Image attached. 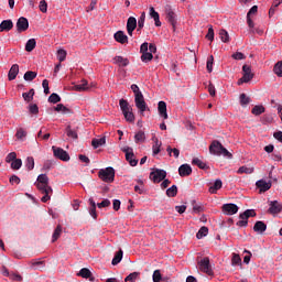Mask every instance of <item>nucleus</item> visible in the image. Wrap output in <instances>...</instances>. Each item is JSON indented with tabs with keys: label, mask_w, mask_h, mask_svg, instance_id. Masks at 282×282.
Masks as SVG:
<instances>
[{
	"label": "nucleus",
	"mask_w": 282,
	"mask_h": 282,
	"mask_svg": "<svg viewBox=\"0 0 282 282\" xmlns=\"http://www.w3.org/2000/svg\"><path fill=\"white\" fill-rule=\"evenodd\" d=\"M257 188H259L260 193H265L272 188V182H267L265 180H259L256 182Z\"/></svg>",
	"instance_id": "14"
},
{
	"label": "nucleus",
	"mask_w": 282,
	"mask_h": 282,
	"mask_svg": "<svg viewBox=\"0 0 282 282\" xmlns=\"http://www.w3.org/2000/svg\"><path fill=\"white\" fill-rule=\"evenodd\" d=\"M154 144L152 145V151H153V155H158L160 153V149L162 147V142L158 139L154 138Z\"/></svg>",
	"instance_id": "32"
},
{
	"label": "nucleus",
	"mask_w": 282,
	"mask_h": 282,
	"mask_svg": "<svg viewBox=\"0 0 282 282\" xmlns=\"http://www.w3.org/2000/svg\"><path fill=\"white\" fill-rule=\"evenodd\" d=\"M147 140V135L144 134V131L140 130L134 135V141L138 144V142H144Z\"/></svg>",
	"instance_id": "45"
},
{
	"label": "nucleus",
	"mask_w": 282,
	"mask_h": 282,
	"mask_svg": "<svg viewBox=\"0 0 282 282\" xmlns=\"http://www.w3.org/2000/svg\"><path fill=\"white\" fill-rule=\"evenodd\" d=\"M193 173V167L188 164H183L178 167V175L181 177H188Z\"/></svg>",
	"instance_id": "18"
},
{
	"label": "nucleus",
	"mask_w": 282,
	"mask_h": 282,
	"mask_svg": "<svg viewBox=\"0 0 282 282\" xmlns=\"http://www.w3.org/2000/svg\"><path fill=\"white\" fill-rule=\"evenodd\" d=\"M141 61L142 63H149V61H153V53H150L149 51L145 53H142Z\"/></svg>",
	"instance_id": "53"
},
{
	"label": "nucleus",
	"mask_w": 282,
	"mask_h": 282,
	"mask_svg": "<svg viewBox=\"0 0 282 282\" xmlns=\"http://www.w3.org/2000/svg\"><path fill=\"white\" fill-rule=\"evenodd\" d=\"M57 58H58L59 63H63L65 61V58H67V51L58 50L57 51Z\"/></svg>",
	"instance_id": "58"
},
{
	"label": "nucleus",
	"mask_w": 282,
	"mask_h": 282,
	"mask_svg": "<svg viewBox=\"0 0 282 282\" xmlns=\"http://www.w3.org/2000/svg\"><path fill=\"white\" fill-rule=\"evenodd\" d=\"M268 213L269 215H279L282 213V204L279 200H270Z\"/></svg>",
	"instance_id": "11"
},
{
	"label": "nucleus",
	"mask_w": 282,
	"mask_h": 282,
	"mask_svg": "<svg viewBox=\"0 0 282 282\" xmlns=\"http://www.w3.org/2000/svg\"><path fill=\"white\" fill-rule=\"evenodd\" d=\"M207 235H208V227L204 226L196 234V238L197 239H204V237H206Z\"/></svg>",
	"instance_id": "47"
},
{
	"label": "nucleus",
	"mask_w": 282,
	"mask_h": 282,
	"mask_svg": "<svg viewBox=\"0 0 282 282\" xmlns=\"http://www.w3.org/2000/svg\"><path fill=\"white\" fill-rule=\"evenodd\" d=\"M48 102H52L53 105H56L57 102H61V96H58V94H56V93H53L48 97Z\"/></svg>",
	"instance_id": "56"
},
{
	"label": "nucleus",
	"mask_w": 282,
	"mask_h": 282,
	"mask_svg": "<svg viewBox=\"0 0 282 282\" xmlns=\"http://www.w3.org/2000/svg\"><path fill=\"white\" fill-rule=\"evenodd\" d=\"M138 28V20L134 17H130L127 22V29L135 30Z\"/></svg>",
	"instance_id": "37"
},
{
	"label": "nucleus",
	"mask_w": 282,
	"mask_h": 282,
	"mask_svg": "<svg viewBox=\"0 0 282 282\" xmlns=\"http://www.w3.org/2000/svg\"><path fill=\"white\" fill-rule=\"evenodd\" d=\"M237 173L238 175H243V173H246V175H252V173H254V167L240 166Z\"/></svg>",
	"instance_id": "30"
},
{
	"label": "nucleus",
	"mask_w": 282,
	"mask_h": 282,
	"mask_svg": "<svg viewBox=\"0 0 282 282\" xmlns=\"http://www.w3.org/2000/svg\"><path fill=\"white\" fill-rule=\"evenodd\" d=\"M17 31L19 33L25 32L28 28H30V22L28 21V18L21 17L17 22Z\"/></svg>",
	"instance_id": "15"
},
{
	"label": "nucleus",
	"mask_w": 282,
	"mask_h": 282,
	"mask_svg": "<svg viewBox=\"0 0 282 282\" xmlns=\"http://www.w3.org/2000/svg\"><path fill=\"white\" fill-rule=\"evenodd\" d=\"M25 166H26L28 171H33V169H34V158L33 156L26 158Z\"/></svg>",
	"instance_id": "54"
},
{
	"label": "nucleus",
	"mask_w": 282,
	"mask_h": 282,
	"mask_svg": "<svg viewBox=\"0 0 282 282\" xmlns=\"http://www.w3.org/2000/svg\"><path fill=\"white\" fill-rule=\"evenodd\" d=\"M138 184L134 186V192L138 193L139 195H144V183L142 180H138Z\"/></svg>",
	"instance_id": "43"
},
{
	"label": "nucleus",
	"mask_w": 282,
	"mask_h": 282,
	"mask_svg": "<svg viewBox=\"0 0 282 282\" xmlns=\"http://www.w3.org/2000/svg\"><path fill=\"white\" fill-rule=\"evenodd\" d=\"M29 111L30 113H32L33 116H36L39 113V106L36 104H31L29 106Z\"/></svg>",
	"instance_id": "62"
},
{
	"label": "nucleus",
	"mask_w": 282,
	"mask_h": 282,
	"mask_svg": "<svg viewBox=\"0 0 282 282\" xmlns=\"http://www.w3.org/2000/svg\"><path fill=\"white\" fill-rule=\"evenodd\" d=\"M53 155L57 158V160H62V162H69V154L67 151L63 150V148H56V145L52 147Z\"/></svg>",
	"instance_id": "10"
},
{
	"label": "nucleus",
	"mask_w": 282,
	"mask_h": 282,
	"mask_svg": "<svg viewBox=\"0 0 282 282\" xmlns=\"http://www.w3.org/2000/svg\"><path fill=\"white\" fill-rule=\"evenodd\" d=\"M265 230H268V225H265V223L258 220L256 221L254 226H253V231L258 232V235H263V232H265Z\"/></svg>",
	"instance_id": "19"
},
{
	"label": "nucleus",
	"mask_w": 282,
	"mask_h": 282,
	"mask_svg": "<svg viewBox=\"0 0 282 282\" xmlns=\"http://www.w3.org/2000/svg\"><path fill=\"white\" fill-rule=\"evenodd\" d=\"M22 96L26 102H31L34 100V88H31L29 93H23Z\"/></svg>",
	"instance_id": "42"
},
{
	"label": "nucleus",
	"mask_w": 282,
	"mask_h": 282,
	"mask_svg": "<svg viewBox=\"0 0 282 282\" xmlns=\"http://www.w3.org/2000/svg\"><path fill=\"white\" fill-rule=\"evenodd\" d=\"M165 14H166L165 19L167 23L172 25V30L173 32H175V29L177 25V14L173 12V9H171V7H166Z\"/></svg>",
	"instance_id": "8"
},
{
	"label": "nucleus",
	"mask_w": 282,
	"mask_h": 282,
	"mask_svg": "<svg viewBox=\"0 0 282 282\" xmlns=\"http://www.w3.org/2000/svg\"><path fill=\"white\" fill-rule=\"evenodd\" d=\"M12 28H14V23L12 22V20H3L0 23V32H10Z\"/></svg>",
	"instance_id": "20"
},
{
	"label": "nucleus",
	"mask_w": 282,
	"mask_h": 282,
	"mask_svg": "<svg viewBox=\"0 0 282 282\" xmlns=\"http://www.w3.org/2000/svg\"><path fill=\"white\" fill-rule=\"evenodd\" d=\"M250 217H257V212H254V209H247L242 214H240V220L236 224V226H239V228H246L248 226V219H250Z\"/></svg>",
	"instance_id": "3"
},
{
	"label": "nucleus",
	"mask_w": 282,
	"mask_h": 282,
	"mask_svg": "<svg viewBox=\"0 0 282 282\" xmlns=\"http://www.w3.org/2000/svg\"><path fill=\"white\" fill-rule=\"evenodd\" d=\"M231 265H241V257H239V254H232Z\"/></svg>",
	"instance_id": "59"
},
{
	"label": "nucleus",
	"mask_w": 282,
	"mask_h": 282,
	"mask_svg": "<svg viewBox=\"0 0 282 282\" xmlns=\"http://www.w3.org/2000/svg\"><path fill=\"white\" fill-rule=\"evenodd\" d=\"M242 74L245 83H250V80L254 78V74H252V68L248 64H245L242 66Z\"/></svg>",
	"instance_id": "13"
},
{
	"label": "nucleus",
	"mask_w": 282,
	"mask_h": 282,
	"mask_svg": "<svg viewBox=\"0 0 282 282\" xmlns=\"http://www.w3.org/2000/svg\"><path fill=\"white\" fill-rule=\"evenodd\" d=\"M224 149V145L219 141H213L209 145V153H213V155H221V150Z\"/></svg>",
	"instance_id": "16"
},
{
	"label": "nucleus",
	"mask_w": 282,
	"mask_h": 282,
	"mask_svg": "<svg viewBox=\"0 0 282 282\" xmlns=\"http://www.w3.org/2000/svg\"><path fill=\"white\" fill-rule=\"evenodd\" d=\"M221 208L225 215H237L239 213V206L232 203L224 204Z\"/></svg>",
	"instance_id": "12"
},
{
	"label": "nucleus",
	"mask_w": 282,
	"mask_h": 282,
	"mask_svg": "<svg viewBox=\"0 0 282 282\" xmlns=\"http://www.w3.org/2000/svg\"><path fill=\"white\" fill-rule=\"evenodd\" d=\"M36 78V72L29 70L24 74V80L32 82Z\"/></svg>",
	"instance_id": "55"
},
{
	"label": "nucleus",
	"mask_w": 282,
	"mask_h": 282,
	"mask_svg": "<svg viewBox=\"0 0 282 282\" xmlns=\"http://www.w3.org/2000/svg\"><path fill=\"white\" fill-rule=\"evenodd\" d=\"M150 180L154 182V184H160L163 180H166V171L156 169L150 173Z\"/></svg>",
	"instance_id": "9"
},
{
	"label": "nucleus",
	"mask_w": 282,
	"mask_h": 282,
	"mask_svg": "<svg viewBox=\"0 0 282 282\" xmlns=\"http://www.w3.org/2000/svg\"><path fill=\"white\" fill-rule=\"evenodd\" d=\"M213 63H215V57L213 55H209L206 64V69L208 74L213 73Z\"/></svg>",
	"instance_id": "48"
},
{
	"label": "nucleus",
	"mask_w": 282,
	"mask_h": 282,
	"mask_svg": "<svg viewBox=\"0 0 282 282\" xmlns=\"http://www.w3.org/2000/svg\"><path fill=\"white\" fill-rule=\"evenodd\" d=\"M134 105L137 109H139V112L141 113V116H144V111H150L149 106L144 100V95H137L134 97Z\"/></svg>",
	"instance_id": "5"
},
{
	"label": "nucleus",
	"mask_w": 282,
	"mask_h": 282,
	"mask_svg": "<svg viewBox=\"0 0 282 282\" xmlns=\"http://www.w3.org/2000/svg\"><path fill=\"white\" fill-rule=\"evenodd\" d=\"M219 39L223 41V43H229L230 42V35L228 34V31L221 29L219 31Z\"/></svg>",
	"instance_id": "34"
},
{
	"label": "nucleus",
	"mask_w": 282,
	"mask_h": 282,
	"mask_svg": "<svg viewBox=\"0 0 282 282\" xmlns=\"http://www.w3.org/2000/svg\"><path fill=\"white\" fill-rule=\"evenodd\" d=\"M273 73L278 75L279 78H282V61H279L274 67Z\"/></svg>",
	"instance_id": "44"
},
{
	"label": "nucleus",
	"mask_w": 282,
	"mask_h": 282,
	"mask_svg": "<svg viewBox=\"0 0 282 282\" xmlns=\"http://www.w3.org/2000/svg\"><path fill=\"white\" fill-rule=\"evenodd\" d=\"M39 9H40V12H43V14H45V12H47V1L42 0L40 2Z\"/></svg>",
	"instance_id": "64"
},
{
	"label": "nucleus",
	"mask_w": 282,
	"mask_h": 282,
	"mask_svg": "<svg viewBox=\"0 0 282 282\" xmlns=\"http://www.w3.org/2000/svg\"><path fill=\"white\" fill-rule=\"evenodd\" d=\"M19 76V65L13 64L9 70L8 78L9 80H14Z\"/></svg>",
	"instance_id": "25"
},
{
	"label": "nucleus",
	"mask_w": 282,
	"mask_h": 282,
	"mask_svg": "<svg viewBox=\"0 0 282 282\" xmlns=\"http://www.w3.org/2000/svg\"><path fill=\"white\" fill-rule=\"evenodd\" d=\"M55 111H63L64 113H72V110L63 104H58L55 108Z\"/></svg>",
	"instance_id": "57"
},
{
	"label": "nucleus",
	"mask_w": 282,
	"mask_h": 282,
	"mask_svg": "<svg viewBox=\"0 0 282 282\" xmlns=\"http://www.w3.org/2000/svg\"><path fill=\"white\" fill-rule=\"evenodd\" d=\"M282 4V0H275L272 7L269 10V17H274V12H276V8Z\"/></svg>",
	"instance_id": "41"
},
{
	"label": "nucleus",
	"mask_w": 282,
	"mask_h": 282,
	"mask_svg": "<svg viewBox=\"0 0 282 282\" xmlns=\"http://www.w3.org/2000/svg\"><path fill=\"white\" fill-rule=\"evenodd\" d=\"M89 87L87 86L86 79H82L80 84L74 86L75 91H87Z\"/></svg>",
	"instance_id": "31"
},
{
	"label": "nucleus",
	"mask_w": 282,
	"mask_h": 282,
	"mask_svg": "<svg viewBox=\"0 0 282 282\" xmlns=\"http://www.w3.org/2000/svg\"><path fill=\"white\" fill-rule=\"evenodd\" d=\"M66 135L73 138V140H78V133L76 130H72V126L66 127Z\"/></svg>",
	"instance_id": "38"
},
{
	"label": "nucleus",
	"mask_w": 282,
	"mask_h": 282,
	"mask_svg": "<svg viewBox=\"0 0 282 282\" xmlns=\"http://www.w3.org/2000/svg\"><path fill=\"white\" fill-rule=\"evenodd\" d=\"M30 265L32 270H41L45 268V262L44 261H39V260H31Z\"/></svg>",
	"instance_id": "29"
},
{
	"label": "nucleus",
	"mask_w": 282,
	"mask_h": 282,
	"mask_svg": "<svg viewBox=\"0 0 282 282\" xmlns=\"http://www.w3.org/2000/svg\"><path fill=\"white\" fill-rule=\"evenodd\" d=\"M119 107L127 120V122H135V116L133 115V108L129 105L127 99L119 100Z\"/></svg>",
	"instance_id": "2"
},
{
	"label": "nucleus",
	"mask_w": 282,
	"mask_h": 282,
	"mask_svg": "<svg viewBox=\"0 0 282 282\" xmlns=\"http://www.w3.org/2000/svg\"><path fill=\"white\" fill-rule=\"evenodd\" d=\"M122 254H123V251H122V249H120L118 252H116L111 263L113 265H118V263H120V261H122Z\"/></svg>",
	"instance_id": "39"
},
{
	"label": "nucleus",
	"mask_w": 282,
	"mask_h": 282,
	"mask_svg": "<svg viewBox=\"0 0 282 282\" xmlns=\"http://www.w3.org/2000/svg\"><path fill=\"white\" fill-rule=\"evenodd\" d=\"M153 282H161L162 281V273L160 270H155L152 275Z\"/></svg>",
	"instance_id": "61"
},
{
	"label": "nucleus",
	"mask_w": 282,
	"mask_h": 282,
	"mask_svg": "<svg viewBox=\"0 0 282 282\" xmlns=\"http://www.w3.org/2000/svg\"><path fill=\"white\" fill-rule=\"evenodd\" d=\"M77 276H82V279H89V281H94V274L87 268L80 269V271L77 273Z\"/></svg>",
	"instance_id": "23"
},
{
	"label": "nucleus",
	"mask_w": 282,
	"mask_h": 282,
	"mask_svg": "<svg viewBox=\"0 0 282 282\" xmlns=\"http://www.w3.org/2000/svg\"><path fill=\"white\" fill-rule=\"evenodd\" d=\"M251 113H253V116H261V113H265V107L254 106L251 110Z\"/></svg>",
	"instance_id": "40"
},
{
	"label": "nucleus",
	"mask_w": 282,
	"mask_h": 282,
	"mask_svg": "<svg viewBox=\"0 0 282 282\" xmlns=\"http://www.w3.org/2000/svg\"><path fill=\"white\" fill-rule=\"evenodd\" d=\"M35 47H36V40L30 39L25 44V52H33Z\"/></svg>",
	"instance_id": "36"
},
{
	"label": "nucleus",
	"mask_w": 282,
	"mask_h": 282,
	"mask_svg": "<svg viewBox=\"0 0 282 282\" xmlns=\"http://www.w3.org/2000/svg\"><path fill=\"white\" fill-rule=\"evenodd\" d=\"M113 37H115V41H117V43H121V45H124V43H129V36L124 34V31L116 32Z\"/></svg>",
	"instance_id": "17"
},
{
	"label": "nucleus",
	"mask_w": 282,
	"mask_h": 282,
	"mask_svg": "<svg viewBox=\"0 0 282 282\" xmlns=\"http://www.w3.org/2000/svg\"><path fill=\"white\" fill-rule=\"evenodd\" d=\"M121 151L126 154V160L130 164V166H138V159H135L133 148L123 147Z\"/></svg>",
	"instance_id": "6"
},
{
	"label": "nucleus",
	"mask_w": 282,
	"mask_h": 282,
	"mask_svg": "<svg viewBox=\"0 0 282 282\" xmlns=\"http://www.w3.org/2000/svg\"><path fill=\"white\" fill-rule=\"evenodd\" d=\"M221 186H224L221 180H216L214 185L209 187V193H212V195H215V193H217V191H219Z\"/></svg>",
	"instance_id": "27"
},
{
	"label": "nucleus",
	"mask_w": 282,
	"mask_h": 282,
	"mask_svg": "<svg viewBox=\"0 0 282 282\" xmlns=\"http://www.w3.org/2000/svg\"><path fill=\"white\" fill-rule=\"evenodd\" d=\"M98 175L102 182L111 183L116 177V170L113 167H106L105 170H99Z\"/></svg>",
	"instance_id": "4"
},
{
	"label": "nucleus",
	"mask_w": 282,
	"mask_h": 282,
	"mask_svg": "<svg viewBox=\"0 0 282 282\" xmlns=\"http://www.w3.org/2000/svg\"><path fill=\"white\" fill-rule=\"evenodd\" d=\"M158 109L161 118H164V120H169V113L166 112V102L159 101Z\"/></svg>",
	"instance_id": "22"
},
{
	"label": "nucleus",
	"mask_w": 282,
	"mask_h": 282,
	"mask_svg": "<svg viewBox=\"0 0 282 282\" xmlns=\"http://www.w3.org/2000/svg\"><path fill=\"white\" fill-rule=\"evenodd\" d=\"M115 65H119V67H127L129 65V58L122 56L113 57Z\"/></svg>",
	"instance_id": "24"
},
{
	"label": "nucleus",
	"mask_w": 282,
	"mask_h": 282,
	"mask_svg": "<svg viewBox=\"0 0 282 282\" xmlns=\"http://www.w3.org/2000/svg\"><path fill=\"white\" fill-rule=\"evenodd\" d=\"M15 138L20 142H24L25 138H28V131H25V129H23V128H19L17 133H15Z\"/></svg>",
	"instance_id": "26"
},
{
	"label": "nucleus",
	"mask_w": 282,
	"mask_h": 282,
	"mask_svg": "<svg viewBox=\"0 0 282 282\" xmlns=\"http://www.w3.org/2000/svg\"><path fill=\"white\" fill-rule=\"evenodd\" d=\"M192 164L198 166V169H202L203 171H206V169H208V165L197 158H194L192 160Z\"/></svg>",
	"instance_id": "33"
},
{
	"label": "nucleus",
	"mask_w": 282,
	"mask_h": 282,
	"mask_svg": "<svg viewBox=\"0 0 282 282\" xmlns=\"http://www.w3.org/2000/svg\"><path fill=\"white\" fill-rule=\"evenodd\" d=\"M150 17L154 20L156 28L162 26V22L160 21V13H158V11H155V8L153 7L150 8Z\"/></svg>",
	"instance_id": "21"
},
{
	"label": "nucleus",
	"mask_w": 282,
	"mask_h": 282,
	"mask_svg": "<svg viewBox=\"0 0 282 282\" xmlns=\"http://www.w3.org/2000/svg\"><path fill=\"white\" fill-rule=\"evenodd\" d=\"M198 268L200 272H205V274H208L212 276L213 274V268L210 267V258L205 257L198 262Z\"/></svg>",
	"instance_id": "7"
},
{
	"label": "nucleus",
	"mask_w": 282,
	"mask_h": 282,
	"mask_svg": "<svg viewBox=\"0 0 282 282\" xmlns=\"http://www.w3.org/2000/svg\"><path fill=\"white\" fill-rule=\"evenodd\" d=\"M17 159V152H10L7 158H6V162L8 164H10V162L12 163L14 160Z\"/></svg>",
	"instance_id": "63"
},
{
	"label": "nucleus",
	"mask_w": 282,
	"mask_h": 282,
	"mask_svg": "<svg viewBox=\"0 0 282 282\" xmlns=\"http://www.w3.org/2000/svg\"><path fill=\"white\" fill-rule=\"evenodd\" d=\"M140 276V272H132L130 273L126 279L124 281L126 282H135L138 281V278Z\"/></svg>",
	"instance_id": "52"
},
{
	"label": "nucleus",
	"mask_w": 282,
	"mask_h": 282,
	"mask_svg": "<svg viewBox=\"0 0 282 282\" xmlns=\"http://www.w3.org/2000/svg\"><path fill=\"white\" fill-rule=\"evenodd\" d=\"M36 187L39 188L41 194L44 195L41 198V202H43V204H47V202L52 199L51 195L53 193L52 186H50V177H47V174H40L37 176Z\"/></svg>",
	"instance_id": "1"
},
{
	"label": "nucleus",
	"mask_w": 282,
	"mask_h": 282,
	"mask_svg": "<svg viewBox=\"0 0 282 282\" xmlns=\"http://www.w3.org/2000/svg\"><path fill=\"white\" fill-rule=\"evenodd\" d=\"M145 19H147V13L142 12L139 20H138V32H140V30H142V28H144Z\"/></svg>",
	"instance_id": "49"
},
{
	"label": "nucleus",
	"mask_w": 282,
	"mask_h": 282,
	"mask_svg": "<svg viewBox=\"0 0 282 282\" xmlns=\"http://www.w3.org/2000/svg\"><path fill=\"white\" fill-rule=\"evenodd\" d=\"M166 151H167L169 155H172V153H173L174 158H176V159L180 158V150L177 148L173 149L171 147H167Z\"/></svg>",
	"instance_id": "60"
},
{
	"label": "nucleus",
	"mask_w": 282,
	"mask_h": 282,
	"mask_svg": "<svg viewBox=\"0 0 282 282\" xmlns=\"http://www.w3.org/2000/svg\"><path fill=\"white\" fill-rule=\"evenodd\" d=\"M167 197H176L177 196V185H172L166 189Z\"/></svg>",
	"instance_id": "46"
},
{
	"label": "nucleus",
	"mask_w": 282,
	"mask_h": 282,
	"mask_svg": "<svg viewBox=\"0 0 282 282\" xmlns=\"http://www.w3.org/2000/svg\"><path fill=\"white\" fill-rule=\"evenodd\" d=\"M107 143V139L105 137L100 138V139H93L91 140V147H94V149H98L99 147H104V144Z\"/></svg>",
	"instance_id": "28"
},
{
	"label": "nucleus",
	"mask_w": 282,
	"mask_h": 282,
	"mask_svg": "<svg viewBox=\"0 0 282 282\" xmlns=\"http://www.w3.org/2000/svg\"><path fill=\"white\" fill-rule=\"evenodd\" d=\"M62 232H63V227H62L61 225H58V226L55 228L54 232H53V237H52L53 243H54L55 241H58V238L61 237Z\"/></svg>",
	"instance_id": "35"
},
{
	"label": "nucleus",
	"mask_w": 282,
	"mask_h": 282,
	"mask_svg": "<svg viewBox=\"0 0 282 282\" xmlns=\"http://www.w3.org/2000/svg\"><path fill=\"white\" fill-rule=\"evenodd\" d=\"M240 105L241 107H248V105H250V97H247V95L242 93L240 95Z\"/></svg>",
	"instance_id": "50"
},
{
	"label": "nucleus",
	"mask_w": 282,
	"mask_h": 282,
	"mask_svg": "<svg viewBox=\"0 0 282 282\" xmlns=\"http://www.w3.org/2000/svg\"><path fill=\"white\" fill-rule=\"evenodd\" d=\"M21 166H23V161L21 159H15L11 163V169H13V171H19V169H21Z\"/></svg>",
	"instance_id": "51"
}]
</instances>
